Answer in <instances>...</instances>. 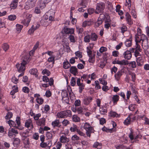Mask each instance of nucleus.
<instances>
[{"label": "nucleus", "mask_w": 149, "mask_h": 149, "mask_svg": "<svg viewBox=\"0 0 149 149\" xmlns=\"http://www.w3.org/2000/svg\"><path fill=\"white\" fill-rule=\"evenodd\" d=\"M139 36L140 35H139ZM141 35V39L140 40H138L136 38L135 40H136L137 41V43L139 42L141 40L142 41V46L145 49H147L148 48V39L146 36L143 34H142Z\"/></svg>", "instance_id": "1"}, {"label": "nucleus", "mask_w": 149, "mask_h": 149, "mask_svg": "<svg viewBox=\"0 0 149 149\" xmlns=\"http://www.w3.org/2000/svg\"><path fill=\"white\" fill-rule=\"evenodd\" d=\"M58 118H66L72 116L71 111L70 110L58 112L57 114Z\"/></svg>", "instance_id": "2"}, {"label": "nucleus", "mask_w": 149, "mask_h": 149, "mask_svg": "<svg viewBox=\"0 0 149 149\" xmlns=\"http://www.w3.org/2000/svg\"><path fill=\"white\" fill-rule=\"evenodd\" d=\"M104 8L105 4L104 3L100 2L97 3L95 11V13L97 14H99L100 13H103Z\"/></svg>", "instance_id": "3"}, {"label": "nucleus", "mask_w": 149, "mask_h": 149, "mask_svg": "<svg viewBox=\"0 0 149 149\" xmlns=\"http://www.w3.org/2000/svg\"><path fill=\"white\" fill-rule=\"evenodd\" d=\"M77 84L79 87V92L81 93L83 90L84 89L85 86V84L82 82H81V79L78 78L77 81Z\"/></svg>", "instance_id": "4"}, {"label": "nucleus", "mask_w": 149, "mask_h": 149, "mask_svg": "<svg viewBox=\"0 0 149 149\" xmlns=\"http://www.w3.org/2000/svg\"><path fill=\"white\" fill-rule=\"evenodd\" d=\"M113 64H118L120 65H128L129 62L127 60L124 59L121 61L115 60L113 62Z\"/></svg>", "instance_id": "5"}, {"label": "nucleus", "mask_w": 149, "mask_h": 149, "mask_svg": "<svg viewBox=\"0 0 149 149\" xmlns=\"http://www.w3.org/2000/svg\"><path fill=\"white\" fill-rule=\"evenodd\" d=\"M136 49L134 52V55L136 57L138 56H140V54L139 52L141 51V49L140 48V46L137 43V41L136 40Z\"/></svg>", "instance_id": "6"}, {"label": "nucleus", "mask_w": 149, "mask_h": 149, "mask_svg": "<svg viewBox=\"0 0 149 149\" xmlns=\"http://www.w3.org/2000/svg\"><path fill=\"white\" fill-rule=\"evenodd\" d=\"M26 64H24L22 63L20 64H17L16 65V67L17 68L18 71L19 72H23L24 71L25 69V65Z\"/></svg>", "instance_id": "7"}, {"label": "nucleus", "mask_w": 149, "mask_h": 149, "mask_svg": "<svg viewBox=\"0 0 149 149\" xmlns=\"http://www.w3.org/2000/svg\"><path fill=\"white\" fill-rule=\"evenodd\" d=\"M125 70L124 69H122L118 71L115 75V77L117 81H119L120 80L121 76L125 73Z\"/></svg>", "instance_id": "8"}, {"label": "nucleus", "mask_w": 149, "mask_h": 149, "mask_svg": "<svg viewBox=\"0 0 149 149\" xmlns=\"http://www.w3.org/2000/svg\"><path fill=\"white\" fill-rule=\"evenodd\" d=\"M55 132L54 131H51L50 132H46V136L47 138L49 140H52L53 138V136L54 135Z\"/></svg>", "instance_id": "9"}, {"label": "nucleus", "mask_w": 149, "mask_h": 149, "mask_svg": "<svg viewBox=\"0 0 149 149\" xmlns=\"http://www.w3.org/2000/svg\"><path fill=\"white\" fill-rule=\"evenodd\" d=\"M63 31L66 34H72L74 33V29H70L66 27H65L63 29Z\"/></svg>", "instance_id": "10"}, {"label": "nucleus", "mask_w": 149, "mask_h": 149, "mask_svg": "<svg viewBox=\"0 0 149 149\" xmlns=\"http://www.w3.org/2000/svg\"><path fill=\"white\" fill-rule=\"evenodd\" d=\"M51 0H40V7L42 9L46 6V4L47 3L50 1Z\"/></svg>", "instance_id": "11"}, {"label": "nucleus", "mask_w": 149, "mask_h": 149, "mask_svg": "<svg viewBox=\"0 0 149 149\" xmlns=\"http://www.w3.org/2000/svg\"><path fill=\"white\" fill-rule=\"evenodd\" d=\"M124 57L125 59L128 60H130L132 57V54L128 50L126 51L124 53Z\"/></svg>", "instance_id": "12"}, {"label": "nucleus", "mask_w": 149, "mask_h": 149, "mask_svg": "<svg viewBox=\"0 0 149 149\" xmlns=\"http://www.w3.org/2000/svg\"><path fill=\"white\" fill-rule=\"evenodd\" d=\"M45 119L43 118L38 120L36 122L37 125L39 126H43L45 125Z\"/></svg>", "instance_id": "13"}, {"label": "nucleus", "mask_w": 149, "mask_h": 149, "mask_svg": "<svg viewBox=\"0 0 149 149\" xmlns=\"http://www.w3.org/2000/svg\"><path fill=\"white\" fill-rule=\"evenodd\" d=\"M29 56L28 54H25L22 58V63L24 64H27L29 61Z\"/></svg>", "instance_id": "14"}, {"label": "nucleus", "mask_w": 149, "mask_h": 149, "mask_svg": "<svg viewBox=\"0 0 149 149\" xmlns=\"http://www.w3.org/2000/svg\"><path fill=\"white\" fill-rule=\"evenodd\" d=\"M18 0H14L10 4V7L11 9H15L16 8L17 6Z\"/></svg>", "instance_id": "15"}, {"label": "nucleus", "mask_w": 149, "mask_h": 149, "mask_svg": "<svg viewBox=\"0 0 149 149\" xmlns=\"http://www.w3.org/2000/svg\"><path fill=\"white\" fill-rule=\"evenodd\" d=\"M92 98L91 97H88L83 100V103L86 105H88L91 101Z\"/></svg>", "instance_id": "16"}, {"label": "nucleus", "mask_w": 149, "mask_h": 149, "mask_svg": "<svg viewBox=\"0 0 149 149\" xmlns=\"http://www.w3.org/2000/svg\"><path fill=\"white\" fill-rule=\"evenodd\" d=\"M137 65L138 66H141L143 64V61L141 57L137 58L136 59Z\"/></svg>", "instance_id": "17"}, {"label": "nucleus", "mask_w": 149, "mask_h": 149, "mask_svg": "<svg viewBox=\"0 0 149 149\" xmlns=\"http://www.w3.org/2000/svg\"><path fill=\"white\" fill-rule=\"evenodd\" d=\"M90 36L91 40L93 41H96L97 40L98 36L95 33H92Z\"/></svg>", "instance_id": "18"}, {"label": "nucleus", "mask_w": 149, "mask_h": 149, "mask_svg": "<svg viewBox=\"0 0 149 149\" xmlns=\"http://www.w3.org/2000/svg\"><path fill=\"white\" fill-rule=\"evenodd\" d=\"M29 72L31 74H33L37 77L38 76V72L36 68H33L30 70Z\"/></svg>", "instance_id": "19"}, {"label": "nucleus", "mask_w": 149, "mask_h": 149, "mask_svg": "<svg viewBox=\"0 0 149 149\" xmlns=\"http://www.w3.org/2000/svg\"><path fill=\"white\" fill-rule=\"evenodd\" d=\"M86 134L87 136L89 137L91 136V134L93 132L94 129L93 127H90V128L86 129Z\"/></svg>", "instance_id": "20"}, {"label": "nucleus", "mask_w": 149, "mask_h": 149, "mask_svg": "<svg viewBox=\"0 0 149 149\" xmlns=\"http://www.w3.org/2000/svg\"><path fill=\"white\" fill-rule=\"evenodd\" d=\"M60 141L62 143H67L69 142V139L65 136H61L60 139Z\"/></svg>", "instance_id": "21"}, {"label": "nucleus", "mask_w": 149, "mask_h": 149, "mask_svg": "<svg viewBox=\"0 0 149 149\" xmlns=\"http://www.w3.org/2000/svg\"><path fill=\"white\" fill-rule=\"evenodd\" d=\"M103 21V19L102 18L99 17L97 21L96 22L95 24V26L96 27H97L100 25L102 23Z\"/></svg>", "instance_id": "22"}, {"label": "nucleus", "mask_w": 149, "mask_h": 149, "mask_svg": "<svg viewBox=\"0 0 149 149\" xmlns=\"http://www.w3.org/2000/svg\"><path fill=\"white\" fill-rule=\"evenodd\" d=\"M119 97L118 95H113L112 97V100L114 104H116L117 102L118 101Z\"/></svg>", "instance_id": "23"}, {"label": "nucleus", "mask_w": 149, "mask_h": 149, "mask_svg": "<svg viewBox=\"0 0 149 149\" xmlns=\"http://www.w3.org/2000/svg\"><path fill=\"white\" fill-rule=\"evenodd\" d=\"M77 69L75 66H72L70 69L71 73L75 75L76 73L77 72Z\"/></svg>", "instance_id": "24"}, {"label": "nucleus", "mask_w": 149, "mask_h": 149, "mask_svg": "<svg viewBox=\"0 0 149 149\" xmlns=\"http://www.w3.org/2000/svg\"><path fill=\"white\" fill-rule=\"evenodd\" d=\"M94 148H97V149H100L102 148V143L98 142H96L93 145Z\"/></svg>", "instance_id": "25"}, {"label": "nucleus", "mask_w": 149, "mask_h": 149, "mask_svg": "<svg viewBox=\"0 0 149 149\" xmlns=\"http://www.w3.org/2000/svg\"><path fill=\"white\" fill-rule=\"evenodd\" d=\"M20 142L19 139L18 138H15L14 140L13 144L15 146L17 147L20 144Z\"/></svg>", "instance_id": "26"}, {"label": "nucleus", "mask_w": 149, "mask_h": 149, "mask_svg": "<svg viewBox=\"0 0 149 149\" xmlns=\"http://www.w3.org/2000/svg\"><path fill=\"white\" fill-rule=\"evenodd\" d=\"M60 123L59 120L56 119L52 122V125L53 127H58Z\"/></svg>", "instance_id": "27"}, {"label": "nucleus", "mask_w": 149, "mask_h": 149, "mask_svg": "<svg viewBox=\"0 0 149 149\" xmlns=\"http://www.w3.org/2000/svg\"><path fill=\"white\" fill-rule=\"evenodd\" d=\"M2 47L5 52H6L9 48V46L7 43H4L2 45Z\"/></svg>", "instance_id": "28"}, {"label": "nucleus", "mask_w": 149, "mask_h": 149, "mask_svg": "<svg viewBox=\"0 0 149 149\" xmlns=\"http://www.w3.org/2000/svg\"><path fill=\"white\" fill-rule=\"evenodd\" d=\"M16 31L18 32V33H19L21 30H22V28H23V26L21 25L20 24H17L16 25Z\"/></svg>", "instance_id": "29"}, {"label": "nucleus", "mask_w": 149, "mask_h": 149, "mask_svg": "<svg viewBox=\"0 0 149 149\" xmlns=\"http://www.w3.org/2000/svg\"><path fill=\"white\" fill-rule=\"evenodd\" d=\"M23 143L25 145H29L30 144L29 139V138H26L23 139Z\"/></svg>", "instance_id": "30"}, {"label": "nucleus", "mask_w": 149, "mask_h": 149, "mask_svg": "<svg viewBox=\"0 0 149 149\" xmlns=\"http://www.w3.org/2000/svg\"><path fill=\"white\" fill-rule=\"evenodd\" d=\"M55 57V55L51 56L48 58L47 61L49 62H52L53 64L54 63L55 60L54 58Z\"/></svg>", "instance_id": "31"}, {"label": "nucleus", "mask_w": 149, "mask_h": 149, "mask_svg": "<svg viewBox=\"0 0 149 149\" xmlns=\"http://www.w3.org/2000/svg\"><path fill=\"white\" fill-rule=\"evenodd\" d=\"M110 114L111 117H119L120 116V115L119 114L117 113L116 112L113 111H111L110 112Z\"/></svg>", "instance_id": "32"}, {"label": "nucleus", "mask_w": 149, "mask_h": 149, "mask_svg": "<svg viewBox=\"0 0 149 149\" xmlns=\"http://www.w3.org/2000/svg\"><path fill=\"white\" fill-rule=\"evenodd\" d=\"M72 119L73 121L75 122H78L80 120V118L76 115L72 116Z\"/></svg>", "instance_id": "33"}, {"label": "nucleus", "mask_w": 149, "mask_h": 149, "mask_svg": "<svg viewBox=\"0 0 149 149\" xmlns=\"http://www.w3.org/2000/svg\"><path fill=\"white\" fill-rule=\"evenodd\" d=\"M61 95L62 97V99L68 97V94L67 92L66 91H64L62 92L61 93Z\"/></svg>", "instance_id": "34"}, {"label": "nucleus", "mask_w": 149, "mask_h": 149, "mask_svg": "<svg viewBox=\"0 0 149 149\" xmlns=\"http://www.w3.org/2000/svg\"><path fill=\"white\" fill-rule=\"evenodd\" d=\"M16 16L15 15H11L8 17V19L10 21H14L16 18Z\"/></svg>", "instance_id": "35"}, {"label": "nucleus", "mask_w": 149, "mask_h": 149, "mask_svg": "<svg viewBox=\"0 0 149 149\" xmlns=\"http://www.w3.org/2000/svg\"><path fill=\"white\" fill-rule=\"evenodd\" d=\"M90 75L88 74H83L82 76L81 77V79H84V81H86L90 77Z\"/></svg>", "instance_id": "36"}, {"label": "nucleus", "mask_w": 149, "mask_h": 149, "mask_svg": "<svg viewBox=\"0 0 149 149\" xmlns=\"http://www.w3.org/2000/svg\"><path fill=\"white\" fill-rule=\"evenodd\" d=\"M30 22V19H25L22 21V23L25 26H27L29 25Z\"/></svg>", "instance_id": "37"}, {"label": "nucleus", "mask_w": 149, "mask_h": 149, "mask_svg": "<svg viewBox=\"0 0 149 149\" xmlns=\"http://www.w3.org/2000/svg\"><path fill=\"white\" fill-rule=\"evenodd\" d=\"M70 66V65L68 61L63 63V67L65 69H68Z\"/></svg>", "instance_id": "38"}, {"label": "nucleus", "mask_w": 149, "mask_h": 149, "mask_svg": "<svg viewBox=\"0 0 149 149\" xmlns=\"http://www.w3.org/2000/svg\"><path fill=\"white\" fill-rule=\"evenodd\" d=\"M91 40L90 36L89 35H87L84 37V41L85 42H89Z\"/></svg>", "instance_id": "39"}, {"label": "nucleus", "mask_w": 149, "mask_h": 149, "mask_svg": "<svg viewBox=\"0 0 149 149\" xmlns=\"http://www.w3.org/2000/svg\"><path fill=\"white\" fill-rule=\"evenodd\" d=\"M128 64L129 66H131L132 68H134L136 67V64L135 61H131L129 62Z\"/></svg>", "instance_id": "40"}, {"label": "nucleus", "mask_w": 149, "mask_h": 149, "mask_svg": "<svg viewBox=\"0 0 149 149\" xmlns=\"http://www.w3.org/2000/svg\"><path fill=\"white\" fill-rule=\"evenodd\" d=\"M13 116L12 113L11 112H9L7 113L6 115L5 116V119L6 120L10 119L12 118Z\"/></svg>", "instance_id": "41"}, {"label": "nucleus", "mask_w": 149, "mask_h": 149, "mask_svg": "<svg viewBox=\"0 0 149 149\" xmlns=\"http://www.w3.org/2000/svg\"><path fill=\"white\" fill-rule=\"evenodd\" d=\"M7 123L10 127L13 126L15 127H16V124L15 123L14 121L11 120H9V121H8Z\"/></svg>", "instance_id": "42"}, {"label": "nucleus", "mask_w": 149, "mask_h": 149, "mask_svg": "<svg viewBox=\"0 0 149 149\" xmlns=\"http://www.w3.org/2000/svg\"><path fill=\"white\" fill-rule=\"evenodd\" d=\"M26 5V8L29 9L30 6H32V4L31 3V1L28 0L25 3ZM26 7L25 6V8Z\"/></svg>", "instance_id": "43"}, {"label": "nucleus", "mask_w": 149, "mask_h": 149, "mask_svg": "<svg viewBox=\"0 0 149 149\" xmlns=\"http://www.w3.org/2000/svg\"><path fill=\"white\" fill-rule=\"evenodd\" d=\"M100 111L102 114H104L107 113V111L106 108H100Z\"/></svg>", "instance_id": "44"}, {"label": "nucleus", "mask_w": 149, "mask_h": 149, "mask_svg": "<svg viewBox=\"0 0 149 149\" xmlns=\"http://www.w3.org/2000/svg\"><path fill=\"white\" fill-rule=\"evenodd\" d=\"M69 38L71 42H75L76 41V38L72 35H70Z\"/></svg>", "instance_id": "45"}, {"label": "nucleus", "mask_w": 149, "mask_h": 149, "mask_svg": "<svg viewBox=\"0 0 149 149\" xmlns=\"http://www.w3.org/2000/svg\"><path fill=\"white\" fill-rule=\"evenodd\" d=\"M125 44L127 47H130L132 45L131 40L129 39H127L125 42Z\"/></svg>", "instance_id": "46"}, {"label": "nucleus", "mask_w": 149, "mask_h": 149, "mask_svg": "<svg viewBox=\"0 0 149 149\" xmlns=\"http://www.w3.org/2000/svg\"><path fill=\"white\" fill-rule=\"evenodd\" d=\"M34 28V26L33 25L31 28L28 31V33L31 35L32 33H33L34 31L35 30Z\"/></svg>", "instance_id": "47"}, {"label": "nucleus", "mask_w": 149, "mask_h": 149, "mask_svg": "<svg viewBox=\"0 0 149 149\" xmlns=\"http://www.w3.org/2000/svg\"><path fill=\"white\" fill-rule=\"evenodd\" d=\"M89 58L88 61L90 63H93L95 61L94 56H89Z\"/></svg>", "instance_id": "48"}, {"label": "nucleus", "mask_w": 149, "mask_h": 149, "mask_svg": "<svg viewBox=\"0 0 149 149\" xmlns=\"http://www.w3.org/2000/svg\"><path fill=\"white\" fill-rule=\"evenodd\" d=\"M75 78L74 77H72L70 82V84L72 86H74L76 83V80Z\"/></svg>", "instance_id": "49"}, {"label": "nucleus", "mask_w": 149, "mask_h": 149, "mask_svg": "<svg viewBox=\"0 0 149 149\" xmlns=\"http://www.w3.org/2000/svg\"><path fill=\"white\" fill-rule=\"evenodd\" d=\"M39 45V42H37L36 44H35V45L34 46L33 49H32L30 52H29V54H30V53L31 52H33L35 51L37 48L38 47Z\"/></svg>", "instance_id": "50"}, {"label": "nucleus", "mask_w": 149, "mask_h": 149, "mask_svg": "<svg viewBox=\"0 0 149 149\" xmlns=\"http://www.w3.org/2000/svg\"><path fill=\"white\" fill-rule=\"evenodd\" d=\"M78 129L77 126L75 125H74L73 127H70V130L71 132H74L76 131H77Z\"/></svg>", "instance_id": "51"}, {"label": "nucleus", "mask_w": 149, "mask_h": 149, "mask_svg": "<svg viewBox=\"0 0 149 149\" xmlns=\"http://www.w3.org/2000/svg\"><path fill=\"white\" fill-rule=\"evenodd\" d=\"M131 118L128 116L124 121V123L125 124L127 125L130 124Z\"/></svg>", "instance_id": "52"}, {"label": "nucleus", "mask_w": 149, "mask_h": 149, "mask_svg": "<svg viewBox=\"0 0 149 149\" xmlns=\"http://www.w3.org/2000/svg\"><path fill=\"white\" fill-rule=\"evenodd\" d=\"M16 121L17 124V126H16V127L17 128L20 125V118L19 117H17L16 118Z\"/></svg>", "instance_id": "53"}, {"label": "nucleus", "mask_w": 149, "mask_h": 149, "mask_svg": "<svg viewBox=\"0 0 149 149\" xmlns=\"http://www.w3.org/2000/svg\"><path fill=\"white\" fill-rule=\"evenodd\" d=\"M42 73L43 74H46L47 76H49L50 74V72L47 69L44 70L42 72Z\"/></svg>", "instance_id": "54"}, {"label": "nucleus", "mask_w": 149, "mask_h": 149, "mask_svg": "<svg viewBox=\"0 0 149 149\" xmlns=\"http://www.w3.org/2000/svg\"><path fill=\"white\" fill-rule=\"evenodd\" d=\"M29 132L28 131H26L22 133V137L24 138H27V137L29 136Z\"/></svg>", "instance_id": "55"}, {"label": "nucleus", "mask_w": 149, "mask_h": 149, "mask_svg": "<svg viewBox=\"0 0 149 149\" xmlns=\"http://www.w3.org/2000/svg\"><path fill=\"white\" fill-rule=\"evenodd\" d=\"M37 102L38 104H41L43 102L44 100L43 99L41 98L38 97L36 99Z\"/></svg>", "instance_id": "56"}, {"label": "nucleus", "mask_w": 149, "mask_h": 149, "mask_svg": "<svg viewBox=\"0 0 149 149\" xmlns=\"http://www.w3.org/2000/svg\"><path fill=\"white\" fill-rule=\"evenodd\" d=\"M95 88L96 89H100L101 87L99 85V82L98 81H95Z\"/></svg>", "instance_id": "57"}, {"label": "nucleus", "mask_w": 149, "mask_h": 149, "mask_svg": "<svg viewBox=\"0 0 149 149\" xmlns=\"http://www.w3.org/2000/svg\"><path fill=\"white\" fill-rule=\"evenodd\" d=\"M39 135L38 133H35L33 134V138L36 140H37L38 139Z\"/></svg>", "instance_id": "58"}, {"label": "nucleus", "mask_w": 149, "mask_h": 149, "mask_svg": "<svg viewBox=\"0 0 149 149\" xmlns=\"http://www.w3.org/2000/svg\"><path fill=\"white\" fill-rule=\"evenodd\" d=\"M77 31L78 34L81 33L84 31L83 29L79 27H76Z\"/></svg>", "instance_id": "59"}, {"label": "nucleus", "mask_w": 149, "mask_h": 149, "mask_svg": "<svg viewBox=\"0 0 149 149\" xmlns=\"http://www.w3.org/2000/svg\"><path fill=\"white\" fill-rule=\"evenodd\" d=\"M22 91L26 93H28L29 91V88L27 87H24L22 88Z\"/></svg>", "instance_id": "60"}, {"label": "nucleus", "mask_w": 149, "mask_h": 149, "mask_svg": "<svg viewBox=\"0 0 149 149\" xmlns=\"http://www.w3.org/2000/svg\"><path fill=\"white\" fill-rule=\"evenodd\" d=\"M107 49L106 47H102L100 48L99 51L101 53H102L104 52L107 51Z\"/></svg>", "instance_id": "61"}, {"label": "nucleus", "mask_w": 149, "mask_h": 149, "mask_svg": "<svg viewBox=\"0 0 149 149\" xmlns=\"http://www.w3.org/2000/svg\"><path fill=\"white\" fill-rule=\"evenodd\" d=\"M81 101L79 100H77L74 102L75 106L76 107L79 106L81 105Z\"/></svg>", "instance_id": "62"}, {"label": "nucleus", "mask_w": 149, "mask_h": 149, "mask_svg": "<svg viewBox=\"0 0 149 149\" xmlns=\"http://www.w3.org/2000/svg\"><path fill=\"white\" fill-rule=\"evenodd\" d=\"M9 131H11L12 133L15 134H18V133L17 130L13 128H10L9 129Z\"/></svg>", "instance_id": "63"}, {"label": "nucleus", "mask_w": 149, "mask_h": 149, "mask_svg": "<svg viewBox=\"0 0 149 149\" xmlns=\"http://www.w3.org/2000/svg\"><path fill=\"white\" fill-rule=\"evenodd\" d=\"M72 139L73 141H77L79 140V138L75 134L72 136Z\"/></svg>", "instance_id": "64"}]
</instances>
